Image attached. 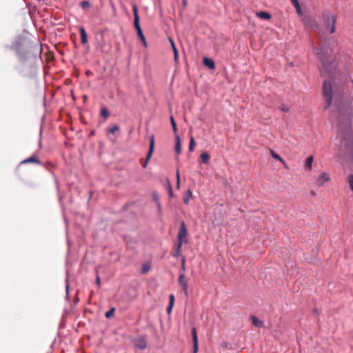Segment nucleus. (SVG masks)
<instances>
[{
  "label": "nucleus",
  "mask_w": 353,
  "mask_h": 353,
  "mask_svg": "<svg viewBox=\"0 0 353 353\" xmlns=\"http://www.w3.org/2000/svg\"><path fill=\"white\" fill-rule=\"evenodd\" d=\"M176 178H177V188H179V183H180V178H179V174L177 172L176 173Z\"/></svg>",
  "instance_id": "38"
},
{
  "label": "nucleus",
  "mask_w": 353,
  "mask_h": 353,
  "mask_svg": "<svg viewBox=\"0 0 353 353\" xmlns=\"http://www.w3.org/2000/svg\"><path fill=\"white\" fill-rule=\"evenodd\" d=\"M170 122L172 124L173 131L176 133L177 132V127H176V123L174 121V119L172 116L170 117Z\"/></svg>",
  "instance_id": "25"
},
{
  "label": "nucleus",
  "mask_w": 353,
  "mask_h": 353,
  "mask_svg": "<svg viewBox=\"0 0 353 353\" xmlns=\"http://www.w3.org/2000/svg\"><path fill=\"white\" fill-rule=\"evenodd\" d=\"M96 282H97V285L99 286H100V285H101V279H100V276L99 275H97Z\"/></svg>",
  "instance_id": "37"
},
{
  "label": "nucleus",
  "mask_w": 353,
  "mask_h": 353,
  "mask_svg": "<svg viewBox=\"0 0 353 353\" xmlns=\"http://www.w3.org/2000/svg\"><path fill=\"white\" fill-rule=\"evenodd\" d=\"M119 130V128L117 125H113L112 128L108 129V132L110 134H114L117 131Z\"/></svg>",
  "instance_id": "28"
},
{
  "label": "nucleus",
  "mask_w": 353,
  "mask_h": 353,
  "mask_svg": "<svg viewBox=\"0 0 353 353\" xmlns=\"http://www.w3.org/2000/svg\"><path fill=\"white\" fill-rule=\"evenodd\" d=\"M303 23L305 26L307 28H311L312 25L310 24L311 20L309 17H305L303 18Z\"/></svg>",
  "instance_id": "29"
},
{
  "label": "nucleus",
  "mask_w": 353,
  "mask_h": 353,
  "mask_svg": "<svg viewBox=\"0 0 353 353\" xmlns=\"http://www.w3.org/2000/svg\"><path fill=\"white\" fill-rule=\"evenodd\" d=\"M90 6V3L88 1H83L81 2V7L84 10L89 8Z\"/></svg>",
  "instance_id": "27"
},
{
  "label": "nucleus",
  "mask_w": 353,
  "mask_h": 353,
  "mask_svg": "<svg viewBox=\"0 0 353 353\" xmlns=\"http://www.w3.org/2000/svg\"><path fill=\"white\" fill-rule=\"evenodd\" d=\"M252 323L256 327H261L263 326V322L260 321L257 317L251 316Z\"/></svg>",
  "instance_id": "17"
},
{
  "label": "nucleus",
  "mask_w": 353,
  "mask_h": 353,
  "mask_svg": "<svg viewBox=\"0 0 353 353\" xmlns=\"http://www.w3.org/2000/svg\"><path fill=\"white\" fill-rule=\"evenodd\" d=\"M192 335L193 341V353H197L198 352V338L196 334V330L195 327L192 329Z\"/></svg>",
  "instance_id": "10"
},
{
  "label": "nucleus",
  "mask_w": 353,
  "mask_h": 353,
  "mask_svg": "<svg viewBox=\"0 0 353 353\" xmlns=\"http://www.w3.org/2000/svg\"><path fill=\"white\" fill-rule=\"evenodd\" d=\"M150 269V263H144L142 267V272L146 273L148 272Z\"/></svg>",
  "instance_id": "26"
},
{
  "label": "nucleus",
  "mask_w": 353,
  "mask_h": 353,
  "mask_svg": "<svg viewBox=\"0 0 353 353\" xmlns=\"http://www.w3.org/2000/svg\"><path fill=\"white\" fill-rule=\"evenodd\" d=\"M313 160H314V158H313V156H310L307 158L306 159V162H305V168L308 170H312V163H313Z\"/></svg>",
  "instance_id": "18"
},
{
  "label": "nucleus",
  "mask_w": 353,
  "mask_h": 353,
  "mask_svg": "<svg viewBox=\"0 0 353 353\" xmlns=\"http://www.w3.org/2000/svg\"><path fill=\"white\" fill-rule=\"evenodd\" d=\"M333 95L332 83L330 80H325L323 84V96L325 99L324 108L327 109L331 106Z\"/></svg>",
  "instance_id": "3"
},
{
  "label": "nucleus",
  "mask_w": 353,
  "mask_h": 353,
  "mask_svg": "<svg viewBox=\"0 0 353 353\" xmlns=\"http://www.w3.org/2000/svg\"><path fill=\"white\" fill-rule=\"evenodd\" d=\"M201 161L203 163H208L210 161V155L207 152H203L201 156Z\"/></svg>",
  "instance_id": "19"
},
{
  "label": "nucleus",
  "mask_w": 353,
  "mask_h": 353,
  "mask_svg": "<svg viewBox=\"0 0 353 353\" xmlns=\"http://www.w3.org/2000/svg\"><path fill=\"white\" fill-rule=\"evenodd\" d=\"M134 344L137 347L141 350H145L147 347L146 340L141 336L136 339L134 341Z\"/></svg>",
  "instance_id": "8"
},
{
  "label": "nucleus",
  "mask_w": 353,
  "mask_h": 353,
  "mask_svg": "<svg viewBox=\"0 0 353 353\" xmlns=\"http://www.w3.org/2000/svg\"><path fill=\"white\" fill-rule=\"evenodd\" d=\"M256 16L262 19H270L271 18V14L265 11L256 12Z\"/></svg>",
  "instance_id": "16"
},
{
  "label": "nucleus",
  "mask_w": 353,
  "mask_h": 353,
  "mask_svg": "<svg viewBox=\"0 0 353 353\" xmlns=\"http://www.w3.org/2000/svg\"><path fill=\"white\" fill-rule=\"evenodd\" d=\"M175 297L174 295L171 294L169 296V305L167 307V312L168 314H170L172 310V307L174 303Z\"/></svg>",
  "instance_id": "13"
},
{
  "label": "nucleus",
  "mask_w": 353,
  "mask_h": 353,
  "mask_svg": "<svg viewBox=\"0 0 353 353\" xmlns=\"http://www.w3.org/2000/svg\"><path fill=\"white\" fill-rule=\"evenodd\" d=\"M188 234L186 226L184 222H182L180 225L179 231L177 236V243L183 245L184 243H187L186 239Z\"/></svg>",
  "instance_id": "5"
},
{
  "label": "nucleus",
  "mask_w": 353,
  "mask_h": 353,
  "mask_svg": "<svg viewBox=\"0 0 353 353\" xmlns=\"http://www.w3.org/2000/svg\"><path fill=\"white\" fill-rule=\"evenodd\" d=\"M66 290L68 292V285L66 286Z\"/></svg>",
  "instance_id": "44"
},
{
  "label": "nucleus",
  "mask_w": 353,
  "mask_h": 353,
  "mask_svg": "<svg viewBox=\"0 0 353 353\" xmlns=\"http://www.w3.org/2000/svg\"><path fill=\"white\" fill-rule=\"evenodd\" d=\"M294 8H296V12L299 14V15H301L302 14V11H301V6L299 5V3H298V6H294Z\"/></svg>",
  "instance_id": "35"
},
{
  "label": "nucleus",
  "mask_w": 353,
  "mask_h": 353,
  "mask_svg": "<svg viewBox=\"0 0 353 353\" xmlns=\"http://www.w3.org/2000/svg\"><path fill=\"white\" fill-rule=\"evenodd\" d=\"M192 191L190 190H188L186 192L185 195V196L183 198L184 203L188 204L189 201H190V199L192 197Z\"/></svg>",
  "instance_id": "21"
},
{
  "label": "nucleus",
  "mask_w": 353,
  "mask_h": 353,
  "mask_svg": "<svg viewBox=\"0 0 353 353\" xmlns=\"http://www.w3.org/2000/svg\"><path fill=\"white\" fill-rule=\"evenodd\" d=\"M157 205L158 211H159V212H161V210H162L161 203H157Z\"/></svg>",
  "instance_id": "40"
},
{
  "label": "nucleus",
  "mask_w": 353,
  "mask_h": 353,
  "mask_svg": "<svg viewBox=\"0 0 353 353\" xmlns=\"http://www.w3.org/2000/svg\"><path fill=\"white\" fill-rule=\"evenodd\" d=\"M101 115L104 118H107L110 115V112L107 108H103L101 109Z\"/></svg>",
  "instance_id": "24"
},
{
  "label": "nucleus",
  "mask_w": 353,
  "mask_h": 353,
  "mask_svg": "<svg viewBox=\"0 0 353 353\" xmlns=\"http://www.w3.org/2000/svg\"><path fill=\"white\" fill-rule=\"evenodd\" d=\"M203 63L205 66L209 68L211 70H214L215 68V63L214 61L208 57H204L203 60Z\"/></svg>",
  "instance_id": "11"
},
{
  "label": "nucleus",
  "mask_w": 353,
  "mask_h": 353,
  "mask_svg": "<svg viewBox=\"0 0 353 353\" xmlns=\"http://www.w3.org/2000/svg\"><path fill=\"white\" fill-rule=\"evenodd\" d=\"M169 189H170V192H169V194L170 196L172 197L173 196V193H172V187L171 185L169 186Z\"/></svg>",
  "instance_id": "41"
},
{
  "label": "nucleus",
  "mask_w": 353,
  "mask_h": 353,
  "mask_svg": "<svg viewBox=\"0 0 353 353\" xmlns=\"http://www.w3.org/2000/svg\"><path fill=\"white\" fill-rule=\"evenodd\" d=\"M281 110L283 111V112H288L289 111V108L285 105H282L280 108Z\"/></svg>",
  "instance_id": "36"
},
{
  "label": "nucleus",
  "mask_w": 353,
  "mask_h": 353,
  "mask_svg": "<svg viewBox=\"0 0 353 353\" xmlns=\"http://www.w3.org/2000/svg\"><path fill=\"white\" fill-rule=\"evenodd\" d=\"M169 40L171 43L172 48H174V46H175V44H174L173 40L171 38H170Z\"/></svg>",
  "instance_id": "42"
},
{
  "label": "nucleus",
  "mask_w": 353,
  "mask_h": 353,
  "mask_svg": "<svg viewBox=\"0 0 353 353\" xmlns=\"http://www.w3.org/2000/svg\"><path fill=\"white\" fill-rule=\"evenodd\" d=\"M314 52L316 54L318 59L321 61L323 65L325 68H328L330 66V60L332 52L325 46H320L314 49Z\"/></svg>",
  "instance_id": "2"
},
{
  "label": "nucleus",
  "mask_w": 353,
  "mask_h": 353,
  "mask_svg": "<svg viewBox=\"0 0 353 353\" xmlns=\"http://www.w3.org/2000/svg\"><path fill=\"white\" fill-rule=\"evenodd\" d=\"M183 5L185 6L187 5V0H183Z\"/></svg>",
  "instance_id": "43"
},
{
  "label": "nucleus",
  "mask_w": 353,
  "mask_h": 353,
  "mask_svg": "<svg viewBox=\"0 0 353 353\" xmlns=\"http://www.w3.org/2000/svg\"><path fill=\"white\" fill-rule=\"evenodd\" d=\"M152 198H153L154 201L156 203V204L160 203L159 196L157 193L153 192Z\"/></svg>",
  "instance_id": "32"
},
{
  "label": "nucleus",
  "mask_w": 353,
  "mask_h": 353,
  "mask_svg": "<svg viewBox=\"0 0 353 353\" xmlns=\"http://www.w3.org/2000/svg\"><path fill=\"white\" fill-rule=\"evenodd\" d=\"M330 179V175L326 172H323L319 176L316 183L319 186H322L325 182L329 181Z\"/></svg>",
  "instance_id": "9"
},
{
  "label": "nucleus",
  "mask_w": 353,
  "mask_h": 353,
  "mask_svg": "<svg viewBox=\"0 0 353 353\" xmlns=\"http://www.w3.org/2000/svg\"><path fill=\"white\" fill-rule=\"evenodd\" d=\"M154 137L152 135L150 138V149H149L147 157H146V161L143 164V168L146 167V165L148 164V162L150 160V157H151V156L152 154V152L154 151Z\"/></svg>",
  "instance_id": "6"
},
{
  "label": "nucleus",
  "mask_w": 353,
  "mask_h": 353,
  "mask_svg": "<svg viewBox=\"0 0 353 353\" xmlns=\"http://www.w3.org/2000/svg\"><path fill=\"white\" fill-rule=\"evenodd\" d=\"M321 75H323V72L322 70L321 71Z\"/></svg>",
  "instance_id": "45"
},
{
  "label": "nucleus",
  "mask_w": 353,
  "mask_h": 353,
  "mask_svg": "<svg viewBox=\"0 0 353 353\" xmlns=\"http://www.w3.org/2000/svg\"><path fill=\"white\" fill-rule=\"evenodd\" d=\"M178 283L182 287L185 296H188V282L185 279V275L183 272L180 273L178 279Z\"/></svg>",
  "instance_id": "7"
},
{
  "label": "nucleus",
  "mask_w": 353,
  "mask_h": 353,
  "mask_svg": "<svg viewBox=\"0 0 353 353\" xmlns=\"http://www.w3.org/2000/svg\"><path fill=\"white\" fill-rule=\"evenodd\" d=\"M271 156L273 159L279 161L282 163V164L284 165L285 168H288L285 161L276 152H274L273 150H271Z\"/></svg>",
  "instance_id": "15"
},
{
  "label": "nucleus",
  "mask_w": 353,
  "mask_h": 353,
  "mask_svg": "<svg viewBox=\"0 0 353 353\" xmlns=\"http://www.w3.org/2000/svg\"><path fill=\"white\" fill-rule=\"evenodd\" d=\"M323 25L326 30L331 34L336 30V15L329 10H325L322 14Z\"/></svg>",
  "instance_id": "1"
},
{
  "label": "nucleus",
  "mask_w": 353,
  "mask_h": 353,
  "mask_svg": "<svg viewBox=\"0 0 353 353\" xmlns=\"http://www.w3.org/2000/svg\"><path fill=\"white\" fill-rule=\"evenodd\" d=\"M176 145H175V150H176V153L179 154L181 150V146L180 138L178 135L176 137Z\"/></svg>",
  "instance_id": "22"
},
{
  "label": "nucleus",
  "mask_w": 353,
  "mask_h": 353,
  "mask_svg": "<svg viewBox=\"0 0 353 353\" xmlns=\"http://www.w3.org/2000/svg\"><path fill=\"white\" fill-rule=\"evenodd\" d=\"M115 311V309L114 307H112V309H110L109 311L106 312L105 316L106 318L109 319L110 318L111 316H112L114 312Z\"/></svg>",
  "instance_id": "31"
},
{
  "label": "nucleus",
  "mask_w": 353,
  "mask_h": 353,
  "mask_svg": "<svg viewBox=\"0 0 353 353\" xmlns=\"http://www.w3.org/2000/svg\"><path fill=\"white\" fill-rule=\"evenodd\" d=\"M181 269L183 270V272L185 271V258L184 256H182Z\"/></svg>",
  "instance_id": "33"
},
{
  "label": "nucleus",
  "mask_w": 353,
  "mask_h": 353,
  "mask_svg": "<svg viewBox=\"0 0 353 353\" xmlns=\"http://www.w3.org/2000/svg\"><path fill=\"white\" fill-rule=\"evenodd\" d=\"M34 163L38 165L41 164V161L38 159V157L36 155H32L29 158L26 159L22 161V163Z\"/></svg>",
  "instance_id": "12"
},
{
  "label": "nucleus",
  "mask_w": 353,
  "mask_h": 353,
  "mask_svg": "<svg viewBox=\"0 0 353 353\" xmlns=\"http://www.w3.org/2000/svg\"><path fill=\"white\" fill-rule=\"evenodd\" d=\"M348 183L350 189L353 191V174H350L347 177Z\"/></svg>",
  "instance_id": "30"
},
{
  "label": "nucleus",
  "mask_w": 353,
  "mask_h": 353,
  "mask_svg": "<svg viewBox=\"0 0 353 353\" xmlns=\"http://www.w3.org/2000/svg\"><path fill=\"white\" fill-rule=\"evenodd\" d=\"M132 12L134 14V28L137 31V35H138L139 38L141 39L143 46L146 48V47H148V43H147L146 39L145 38V36L143 33V31H142L141 26H140L139 17V14H138V7L136 4L132 5Z\"/></svg>",
  "instance_id": "4"
},
{
  "label": "nucleus",
  "mask_w": 353,
  "mask_h": 353,
  "mask_svg": "<svg viewBox=\"0 0 353 353\" xmlns=\"http://www.w3.org/2000/svg\"><path fill=\"white\" fill-rule=\"evenodd\" d=\"M181 247H182V244L177 243L176 250H175L174 253H173L172 254V256L173 257L177 258V257L181 256Z\"/></svg>",
  "instance_id": "20"
},
{
  "label": "nucleus",
  "mask_w": 353,
  "mask_h": 353,
  "mask_svg": "<svg viewBox=\"0 0 353 353\" xmlns=\"http://www.w3.org/2000/svg\"><path fill=\"white\" fill-rule=\"evenodd\" d=\"M195 145L196 143L194 141V137L191 136L190 140L189 150L192 152L194 150Z\"/></svg>",
  "instance_id": "23"
},
{
  "label": "nucleus",
  "mask_w": 353,
  "mask_h": 353,
  "mask_svg": "<svg viewBox=\"0 0 353 353\" xmlns=\"http://www.w3.org/2000/svg\"><path fill=\"white\" fill-rule=\"evenodd\" d=\"M172 50L174 52V60H175V61H176L177 59H178V51H177L176 46H174V48H172Z\"/></svg>",
  "instance_id": "34"
},
{
  "label": "nucleus",
  "mask_w": 353,
  "mask_h": 353,
  "mask_svg": "<svg viewBox=\"0 0 353 353\" xmlns=\"http://www.w3.org/2000/svg\"><path fill=\"white\" fill-rule=\"evenodd\" d=\"M291 2H292L293 6H298V3H299V1L298 0H291Z\"/></svg>",
  "instance_id": "39"
},
{
  "label": "nucleus",
  "mask_w": 353,
  "mask_h": 353,
  "mask_svg": "<svg viewBox=\"0 0 353 353\" xmlns=\"http://www.w3.org/2000/svg\"><path fill=\"white\" fill-rule=\"evenodd\" d=\"M80 34H81V43L83 44L87 43H88L87 33H86L85 28L83 27H81L80 28Z\"/></svg>",
  "instance_id": "14"
}]
</instances>
